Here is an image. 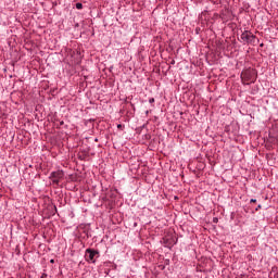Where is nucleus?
Listing matches in <instances>:
<instances>
[{"instance_id": "nucleus-1", "label": "nucleus", "mask_w": 278, "mask_h": 278, "mask_svg": "<svg viewBox=\"0 0 278 278\" xmlns=\"http://www.w3.org/2000/svg\"><path fill=\"white\" fill-rule=\"evenodd\" d=\"M241 79L243 81V84H247L248 86L250 84H255V79H257V77H255V71L253 70H245L241 73Z\"/></svg>"}, {"instance_id": "nucleus-2", "label": "nucleus", "mask_w": 278, "mask_h": 278, "mask_svg": "<svg viewBox=\"0 0 278 278\" xmlns=\"http://www.w3.org/2000/svg\"><path fill=\"white\" fill-rule=\"evenodd\" d=\"M85 258L88 264H97V260H99V250L87 249L85 252Z\"/></svg>"}, {"instance_id": "nucleus-3", "label": "nucleus", "mask_w": 278, "mask_h": 278, "mask_svg": "<svg viewBox=\"0 0 278 278\" xmlns=\"http://www.w3.org/2000/svg\"><path fill=\"white\" fill-rule=\"evenodd\" d=\"M49 179H51L52 184H54V186H60V181H62V179H64V170L59 169L56 172H52L49 176Z\"/></svg>"}, {"instance_id": "nucleus-4", "label": "nucleus", "mask_w": 278, "mask_h": 278, "mask_svg": "<svg viewBox=\"0 0 278 278\" xmlns=\"http://www.w3.org/2000/svg\"><path fill=\"white\" fill-rule=\"evenodd\" d=\"M241 40H243L244 42H248L250 45H253V42H255V35H253V33L245 30L241 34L240 36Z\"/></svg>"}, {"instance_id": "nucleus-5", "label": "nucleus", "mask_w": 278, "mask_h": 278, "mask_svg": "<svg viewBox=\"0 0 278 278\" xmlns=\"http://www.w3.org/2000/svg\"><path fill=\"white\" fill-rule=\"evenodd\" d=\"M84 9V4H81L80 2L76 3V10H83Z\"/></svg>"}, {"instance_id": "nucleus-6", "label": "nucleus", "mask_w": 278, "mask_h": 278, "mask_svg": "<svg viewBox=\"0 0 278 278\" xmlns=\"http://www.w3.org/2000/svg\"><path fill=\"white\" fill-rule=\"evenodd\" d=\"M149 103H155V98H150Z\"/></svg>"}, {"instance_id": "nucleus-7", "label": "nucleus", "mask_w": 278, "mask_h": 278, "mask_svg": "<svg viewBox=\"0 0 278 278\" xmlns=\"http://www.w3.org/2000/svg\"><path fill=\"white\" fill-rule=\"evenodd\" d=\"M250 203H257V200L256 199H251Z\"/></svg>"}, {"instance_id": "nucleus-8", "label": "nucleus", "mask_w": 278, "mask_h": 278, "mask_svg": "<svg viewBox=\"0 0 278 278\" xmlns=\"http://www.w3.org/2000/svg\"><path fill=\"white\" fill-rule=\"evenodd\" d=\"M258 210H262V205L258 204L257 207L255 208V211L257 212Z\"/></svg>"}, {"instance_id": "nucleus-9", "label": "nucleus", "mask_w": 278, "mask_h": 278, "mask_svg": "<svg viewBox=\"0 0 278 278\" xmlns=\"http://www.w3.org/2000/svg\"><path fill=\"white\" fill-rule=\"evenodd\" d=\"M213 223H218V218H217V217H214V218H213Z\"/></svg>"}, {"instance_id": "nucleus-10", "label": "nucleus", "mask_w": 278, "mask_h": 278, "mask_svg": "<svg viewBox=\"0 0 278 278\" xmlns=\"http://www.w3.org/2000/svg\"><path fill=\"white\" fill-rule=\"evenodd\" d=\"M117 129H123V125H117Z\"/></svg>"}, {"instance_id": "nucleus-11", "label": "nucleus", "mask_w": 278, "mask_h": 278, "mask_svg": "<svg viewBox=\"0 0 278 278\" xmlns=\"http://www.w3.org/2000/svg\"><path fill=\"white\" fill-rule=\"evenodd\" d=\"M60 125H64V121L60 122Z\"/></svg>"}, {"instance_id": "nucleus-12", "label": "nucleus", "mask_w": 278, "mask_h": 278, "mask_svg": "<svg viewBox=\"0 0 278 278\" xmlns=\"http://www.w3.org/2000/svg\"><path fill=\"white\" fill-rule=\"evenodd\" d=\"M261 47H264V43H261Z\"/></svg>"}, {"instance_id": "nucleus-13", "label": "nucleus", "mask_w": 278, "mask_h": 278, "mask_svg": "<svg viewBox=\"0 0 278 278\" xmlns=\"http://www.w3.org/2000/svg\"><path fill=\"white\" fill-rule=\"evenodd\" d=\"M51 263L53 264V260H51Z\"/></svg>"}]
</instances>
